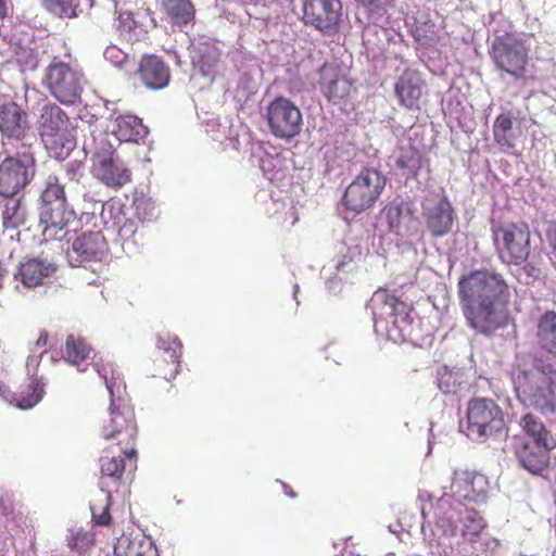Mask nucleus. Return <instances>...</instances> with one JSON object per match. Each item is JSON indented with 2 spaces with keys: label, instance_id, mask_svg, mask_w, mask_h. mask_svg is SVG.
Here are the masks:
<instances>
[{
  "label": "nucleus",
  "instance_id": "5fc2aeb1",
  "mask_svg": "<svg viewBox=\"0 0 556 556\" xmlns=\"http://www.w3.org/2000/svg\"><path fill=\"white\" fill-rule=\"evenodd\" d=\"M48 340H49L48 332L46 330H41L39 333V337L34 342L35 349L38 350V349L45 348L48 344Z\"/></svg>",
  "mask_w": 556,
  "mask_h": 556
},
{
  "label": "nucleus",
  "instance_id": "bb28decb",
  "mask_svg": "<svg viewBox=\"0 0 556 556\" xmlns=\"http://www.w3.org/2000/svg\"><path fill=\"white\" fill-rule=\"evenodd\" d=\"M220 62L219 49L211 42L204 41L193 46L191 50V63L202 76L213 77Z\"/></svg>",
  "mask_w": 556,
  "mask_h": 556
},
{
  "label": "nucleus",
  "instance_id": "a878e982",
  "mask_svg": "<svg viewBox=\"0 0 556 556\" xmlns=\"http://www.w3.org/2000/svg\"><path fill=\"white\" fill-rule=\"evenodd\" d=\"M520 426L525 434L531 440V444L545 450L556 448V437L534 414H525L520 419Z\"/></svg>",
  "mask_w": 556,
  "mask_h": 556
},
{
  "label": "nucleus",
  "instance_id": "49530a36",
  "mask_svg": "<svg viewBox=\"0 0 556 556\" xmlns=\"http://www.w3.org/2000/svg\"><path fill=\"white\" fill-rule=\"evenodd\" d=\"M49 8L62 16L74 17L77 15L79 0H47Z\"/></svg>",
  "mask_w": 556,
  "mask_h": 556
},
{
  "label": "nucleus",
  "instance_id": "4c0bfd02",
  "mask_svg": "<svg viewBox=\"0 0 556 556\" xmlns=\"http://www.w3.org/2000/svg\"><path fill=\"white\" fill-rule=\"evenodd\" d=\"M26 219V208L21 199L11 198L5 202L2 212V224L5 229H17L25 225Z\"/></svg>",
  "mask_w": 556,
  "mask_h": 556
},
{
  "label": "nucleus",
  "instance_id": "f257e3e1",
  "mask_svg": "<svg viewBox=\"0 0 556 556\" xmlns=\"http://www.w3.org/2000/svg\"><path fill=\"white\" fill-rule=\"evenodd\" d=\"M458 298L469 327L491 334L508 320L509 287L500 274L475 270L458 281Z\"/></svg>",
  "mask_w": 556,
  "mask_h": 556
},
{
  "label": "nucleus",
  "instance_id": "de8ad7c7",
  "mask_svg": "<svg viewBox=\"0 0 556 556\" xmlns=\"http://www.w3.org/2000/svg\"><path fill=\"white\" fill-rule=\"evenodd\" d=\"M136 214L141 220H146L153 215L154 205L150 199H136L134 202Z\"/></svg>",
  "mask_w": 556,
  "mask_h": 556
},
{
  "label": "nucleus",
  "instance_id": "f8f14e48",
  "mask_svg": "<svg viewBox=\"0 0 556 556\" xmlns=\"http://www.w3.org/2000/svg\"><path fill=\"white\" fill-rule=\"evenodd\" d=\"M372 301L377 314L392 326L388 329L389 337L395 342L407 340L412 324L410 305L387 289L376 291Z\"/></svg>",
  "mask_w": 556,
  "mask_h": 556
},
{
  "label": "nucleus",
  "instance_id": "7ed1b4c3",
  "mask_svg": "<svg viewBox=\"0 0 556 556\" xmlns=\"http://www.w3.org/2000/svg\"><path fill=\"white\" fill-rule=\"evenodd\" d=\"M40 224L43 225V236L61 240L68 224L75 219V212L70 207L65 185L60 177L50 175L40 195Z\"/></svg>",
  "mask_w": 556,
  "mask_h": 556
},
{
  "label": "nucleus",
  "instance_id": "2eb2a0df",
  "mask_svg": "<svg viewBox=\"0 0 556 556\" xmlns=\"http://www.w3.org/2000/svg\"><path fill=\"white\" fill-rule=\"evenodd\" d=\"M302 20L305 25L323 34H336L342 22V2L341 0H303Z\"/></svg>",
  "mask_w": 556,
  "mask_h": 556
},
{
  "label": "nucleus",
  "instance_id": "ea45409f",
  "mask_svg": "<svg viewBox=\"0 0 556 556\" xmlns=\"http://www.w3.org/2000/svg\"><path fill=\"white\" fill-rule=\"evenodd\" d=\"M395 164L400 169L407 170L412 174H417L421 167V153L416 147L412 144L402 147L400 148V154Z\"/></svg>",
  "mask_w": 556,
  "mask_h": 556
},
{
  "label": "nucleus",
  "instance_id": "423d86ee",
  "mask_svg": "<svg viewBox=\"0 0 556 556\" xmlns=\"http://www.w3.org/2000/svg\"><path fill=\"white\" fill-rule=\"evenodd\" d=\"M505 431L504 413L494 400L473 397L467 403V437L475 441L486 442L504 434Z\"/></svg>",
  "mask_w": 556,
  "mask_h": 556
},
{
  "label": "nucleus",
  "instance_id": "7c9ffc66",
  "mask_svg": "<svg viewBox=\"0 0 556 556\" xmlns=\"http://www.w3.org/2000/svg\"><path fill=\"white\" fill-rule=\"evenodd\" d=\"M483 477L467 469H456L452 477L451 492L463 500L475 501L481 492L476 488L477 482H482Z\"/></svg>",
  "mask_w": 556,
  "mask_h": 556
},
{
  "label": "nucleus",
  "instance_id": "e433bc0d",
  "mask_svg": "<svg viewBox=\"0 0 556 556\" xmlns=\"http://www.w3.org/2000/svg\"><path fill=\"white\" fill-rule=\"evenodd\" d=\"M513 116L510 112L498 114L492 127L493 139L501 148L513 149L515 147L513 130Z\"/></svg>",
  "mask_w": 556,
  "mask_h": 556
},
{
  "label": "nucleus",
  "instance_id": "c756f323",
  "mask_svg": "<svg viewBox=\"0 0 556 556\" xmlns=\"http://www.w3.org/2000/svg\"><path fill=\"white\" fill-rule=\"evenodd\" d=\"M535 337L539 348L556 358V312L546 311L539 317Z\"/></svg>",
  "mask_w": 556,
  "mask_h": 556
},
{
  "label": "nucleus",
  "instance_id": "b1692460",
  "mask_svg": "<svg viewBox=\"0 0 556 556\" xmlns=\"http://www.w3.org/2000/svg\"><path fill=\"white\" fill-rule=\"evenodd\" d=\"M391 232L402 236L408 232L409 225L415 220L410 203L402 199H394L382 210Z\"/></svg>",
  "mask_w": 556,
  "mask_h": 556
},
{
  "label": "nucleus",
  "instance_id": "6e6552de",
  "mask_svg": "<svg viewBox=\"0 0 556 556\" xmlns=\"http://www.w3.org/2000/svg\"><path fill=\"white\" fill-rule=\"evenodd\" d=\"M386 185L387 178L380 170L365 167L345 188L342 205L354 214L364 213L375 206Z\"/></svg>",
  "mask_w": 556,
  "mask_h": 556
},
{
  "label": "nucleus",
  "instance_id": "c9c22d12",
  "mask_svg": "<svg viewBox=\"0 0 556 556\" xmlns=\"http://www.w3.org/2000/svg\"><path fill=\"white\" fill-rule=\"evenodd\" d=\"M49 273L50 266L38 260H29L20 266L17 276L24 286L36 287L42 283Z\"/></svg>",
  "mask_w": 556,
  "mask_h": 556
},
{
  "label": "nucleus",
  "instance_id": "13d9d810",
  "mask_svg": "<svg viewBox=\"0 0 556 556\" xmlns=\"http://www.w3.org/2000/svg\"><path fill=\"white\" fill-rule=\"evenodd\" d=\"M450 527H451L450 532H447L446 530H445L444 532H445V533H447V534H448V535H451V536H454V535L456 534V532H457V528H458V526H457V525H452V523H451V525H450Z\"/></svg>",
  "mask_w": 556,
  "mask_h": 556
},
{
  "label": "nucleus",
  "instance_id": "4468645a",
  "mask_svg": "<svg viewBox=\"0 0 556 556\" xmlns=\"http://www.w3.org/2000/svg\"><path fill=\"white\" fill-rule=\"evenodd\" d=\"M266 118L270 132L278 139L291 140L302 130V113L288 98H275L267 106Z\"/></svg>",
  "mask_w": 556,
  "mask_h": 556
},
{
  "label": "nucleus",
  "instance_id": "09e8293b",
  "mask_svg": "<svg viewBox=\"0 0 556 556\" xmlns=\"http://www.w3.org/2000/svg\"><path fill=\"white\" fill-rule=\"evenodd\" d=\"M104 58L115 65H122L127 55L116 46H110L104 51Z\"/></svg>",
  "mask_w": 556,
  "mask_h": 556
},
{
  "label": "nucleus",
  "instance_id": "9d476101",
  "mask_svg": "<svg viewBox=\"0 0 556 556\" xmlns=\"http://www.w3.org/2000/svg\"><path fill=\"white\" fill-rule=\"evenodd\" d=\"M490 56L498 71L516 80L527 79L529 51L520 38L511 34L497 36L492 42Z\"/></svg>",
  "mask_w": 556,
  "mask_h": 556
},
{
  "label": "nucleus",
  "instance_id": "aec40b11",
  "mask_svg": "<svg viewBox=\"0 0 556 556\" xmlns=\"http://www.w3.org/2000/svg\"><path fill=\"white\" fill-rule=\"evenodd\" d=\"M426 86L420 73L415 70H405L394 85V93L402 106L407 110H419V101Z\"/></svg>",
  "mask_w": 556,
  "mask_h": 556
},
{
  "label": "nucleus",
  "instance_id": "37998d69",
  "mask_svg": "<svg viewBox=\"0 0 556 556\" xmlns=\"http://www.w3.org/2000/svg\"><path fill=\"white\" fill-rule=\"evenodd\" d=\"M463 375L443 366L437 371L438 387L444 394H455L463 382Z\"/></svg>",
  "mask_w": 556,
  "mask_h": 556
},
{
  "label": "nucleus",
  "instance_id": "79ce46f5",
  "mask_svg": "<svg viewBox=\"0 0 556 556\" xmlns=\"http://www.w3.org/2000/svg\"><path fill=\"white\" fill-rule=\"evenodd\" d=\"M117 30L119 37L128 42H136L139 40L142 33V27L139 25L131 13H121L117 18Z\"/></svg>",
  "mask_w": 556,
  "mask_h": 556
},
{
  "label": "nucleus",
  "instance_id": "412c9836",
  "mask_svg": "<svg viewBox=\"0 0 556 556\" xmlns=\"http://www.w3.org/2000/svg\"><path fill=\"white\" fill-rule=\"evenodd\" d=\"M137 75L140 81L152 90H160L170 81V68L164 60L155 54H144L139 61Z\"/></svg>",
  "mask_w": 556,
  "mask_h": 556
},
{
  "label": "nucleus",
  "instance_id": "cd10ccee",
  "mask_svg": "<svg viewBox=\"0 0 556 556\" xmlns=\"http://www.w3.org/2000/svg\"><path fill=\"white\" fill-rule=\"evenodd\" d=\"M112 134L121 142H139L148 135V128L142 121L135 115H119L115 118Z\"/></svg>",
  "mask_w": 556,
  "mask_h": 556
},
{
  "label": "nucleus",
  "instance_id": "72a5a7b5",
  "mask_svg": "<svg viewBox=\"0 0 556 556\" xmlns=\"http://www.w3.org/2000/svg\"><path fill=\"white\" fill-rule=\"evenodd\" d=\"M114 556H159V551L150 541L122 536L114 546Z\"/></svg>",
  "mask_w": 556,
  "mask_h": 556
},
{
  "label": "nucleus",
  "instance_id": "20e7f679",
  "mask_svg": "<svg viewBox=\"0 0 556 556\" xmlns=\"http://www.w3.org/2000/svg\"><path fill=\"white\" fill-rule=\"evenodd\" d=\"M68 123L67 114L58 104L48 102L41 108L38 117L39 136L49 154L55 159H65L76 147Z\"/></svg>",
  "mask_w": 556,
  "mask_h": 556
},
{
  "label": "nucleus",
  "instance_id": "a211bd4d",
  "mask_svg": "<svg viewBox=\"0 0 556 556\" xmlns=\"http://www.w3.org/2000/svg\"><path fill=\"white\" fill-rule=\"evenodd\" d=\"M31 124L27 109L15 100L0 103L1 140L23 141L29 134Z\"/></svg>",
  "mask_w": 556,
  "mask_h": 556
},
{
  "label": "nucleus",
  "instance_id": "864d4df0",
  "mask_svg": "<svg viewBox=\"0 0 556 556\" xmlns=\"http://www.w3.org/2000/svg\"><path fill=\"white\" fill-rule=\"evenodd\" d=\"M12 11L11 0H0V20H4Z\"/></svg>",
  "mask_w": 556,
  "mask_h": 556
},
{
  "label": "nucleus",
  "instance_id": "393cba45",
  "mask_svg": "<svg viewBox=\"0 0 556 556\" xmlns=\"http://www.w3.org/2000/svg\"><path fill=\"white\" fill-rule=\"evenodd\" d=\"M552 451L535 446L530 442H523L516 447L515 455L526 470L533 475H540L548 467Z\"/></svg>",
  "mask_w": 556,
  "mask_h": 556
},
{
  "label": "nucleus",
  "instance_id": "8fccbe9b",
  "mask_svg": "<svg viewBox=\"0 0 556 556\" xmlns=\"http://www.w3.org/2000/svg\"><path fill=\"white\" fill-rule=\"evenodd\" d=\"M429 30H425V33H421V28H416L415 30V38L421 46H430L435 40V34L432 28H434L433 24L426 25Z\"/></svg>",
  "mask_w": 556,
  "mask_h": 556
},
{
  "label": "nucleus",
  "instance_id": "6e6d98bb",
  "mask_svg": "<svg viewBox=\"0 0 556 556\" xmlns=\"http://www.w3.org/2000/svg\"><path fill=\"white\" fill-rule=\"evenodd\" d=\"M357 1L366 7H378L381 2V0H357Z\"/></svg>",
  "mask_w": 556,
  "mask_h": 556
},
{
  "label": "nucleus",
  "instance_id": "f03ea898",
  "mask_svg": "<svg viewBox=\"0 0 556 556\" xmlns=\"http://www.w3.org/2000/svg\"><path fill=\"white\" fill-rule=\"evenodd\" d=\"M520 399L542 415L556 414V364L543 357L518 363L513 371Z\"/></svg>",
  "mask_w": 556,
  "mask_h": 556
},
{
  "label": "nucleus",
  "instance_id": "4be33fe9",
  "mask_svg": "<svg viewBox=\"0 0 556 556\" xmlns=\"http://www.w3.org/2000/svg\"><path fill=\"white\" fill-rule=\"evenodd\" d=\"M81 263L102 262L109 253V244L100 230L85 231L72 244Z\"/></svg>",
  "mask_w": 556,
  "mask_h": 556
},
{
  "label": "nucleus",
  "instance_id": "dca6fc26",
  "mask_svg": "<svg viewBox=\"0 0 556 556\" xmlns=\"http://www.w3.org/2000/svg\"><path fill=\"white\" fill-rule=\"evenodd\" d=\"M182 343L176 336H157L156 350L151 361V375L166 381L179 372Z\"/></svg>",
  "mask_w": 556,
  "mask_h": 556
},
{
  "label": "nucleus",
  "instance_id": "4d7b16f0",
  "mask_svg": "<svg viewBox=\"0 0 556 556\" xmlns=\"http://www.w3.org/2000/svg\"><path fill=\"white\" fill-rule=\"evenodd\" d=\"M74 167H75L74 164L66 165L65 170H66L67 175L72 174L73 177L75 176L76 172H75Z\"/></svg>",
  "mask_w": 556,
  "mask_h": 556
},
{
  "label": "nucleus",
  "instance_id": "f3484780",
  "mask_svg": "<svg viewBox=\"0 0 556 556\" xmlns=\"http://www.w3.org/2000/svg\"><path fill=\"white\" fill-rule=\"evenodd\" d=\"M92 174L102 184L115 189L122 188L131 180V170L112 150H102L94 153Z\"/></svg>",
  "mask_w": 556,
  "mask_h": 556
},
{
  "label": "nucleus",
  "instance_id": "9b49d317",
  "mask_svg": "<svg viewBox=\"0 0 556 556\" xmlns=\"http://www.w3.org/2000/svg\"><path fill=\"white\" fill-rule=\"evenodd\" d=\"M17 155H9L0 162V194L13 198L34 178L36 159L31 147L24 146Z\"/></svg>",
  "mask_w": 556,
  "mask_h": 556
},
{
  "label": "nucleus",
  "instance_id": "39448f33",
  "mask_svg": "<svg viewBox=\"0 0 556 556\" xmlns=\"http://www.w3.org/2000/svg\"><path fill=\"white\" fill-rule=\"evenodd\" d=\"M492 239L498 258L507 265L525 264L531 253V232L523 222L492 220Z\"/></svg>",
  "mask_w": 556,
  "mask_h": 556
},
{
  "label": "nucleus",
  "instance_id": "bf43d9fd",
  "mask_svg": "<svg viewBox=\"0 0 556 556\" xmlns=\"http://www.w3.org/2000/svg\"><path fill=\"white\" fill-rule=\"evenodd\" d=\"M0 393H3V387L0 386Z\"/></svg>",
  "mask_w": 556,
  "mask_h": 556
},
{
  "label": "nucleus",
  "instance_id": "0eeeda50",
  "mask_svg": "<svg viewBox=\"0 0 556 556\" xmlns=\"http://www.w3.org/2000/svg\"><path fill=\"white\" fill-rule=\"evenodd\" d=\"M137 433L134 409L123 399H111L109 419L101 427V437L109 451L117 448L125 455H134Z\"/></svg>",
  "mask_w": 556,
  "mask_h": 556
},
{
  "label": "nucleus",
  "instance_id": "a18cd8bd",
  "mask_svg": "<svg viewBox=\"0 0 556 556\" xmlns=\"http://www.w3.org/2000/svg\"><path fill=\"white\" fill-rule=\"evenodd\" d=\"M94 533L80 529L68 539V546L78 553H85L94 545Z\"/></svg>",
  "mask_w": 556,
  "mask_h": 556
},
{
  "label": "nucleus",
  "instance_id": "473e14b6",
  "mask_svg": "<svg viewBox=\"0 0 556 556\" xmlns=\"http://www.w3.org/2000/svg\"><path fill=\"white\" fill-rule=\"evenodd\" d=\"M43 388L41 378L30 377L25 387L12 394L10 402L21 409L31 408L42 399Z\"/></svg>",
  "mask_w": 556,
  "mask_h": 556
},
{
  "label": "nucleus",
  "instance_id": "2f4dec72",
  "mask_svg": "<svg viewBox=\"0 0 556 556\" xmlns=\"http://www.w3.org/2000/svg\"><path fill=\"white\" fill-rule=\"evenodd\" d=\"M458 522L460 536L468 543H476L488 527L485 519L475 509L460 511Z\"/></svg>",
  "mask_w": 556,
  "mask_h": 556
},
{
  "label": "nucleus",
  "instance_id": "c85d7f7f",
  "mask_svg": "<svg viewBox=\"0 0 556 556\" xmlns=\"http://www.w3.org/2000/svg\"><path fill=\"white\" fill-rule=\"evenodd\" d=\"M93 368L104 380L111 399L121 401L123 394L126 391V384L114 365L109 359H104L102 356H93Z\"/></svg>",
  "mask_w": 556,
  "mask_h": 556
},
{
  "label": "nucleus",
  "instance_id": "c03bdc74",
  "mask_svg": "<svg viewBox=\"0 0 556 556\" xmlns=\"http://www.w3.org/2000/svg\"><path fill=\"white\" fill-rule=\"evenodd\" d=\"M104 492V503L102 506L98 507L97 504L91 505V515L92 520L98 526L108 527L112 522V517L110 514V507L112 504V492L111 490H102Z\"/></svg>",
  "mask_w": 556,
  "mask_h": 556
},
{
  "label": "nucleus",
  "instance_id": "f704fd0d",
  "mask_svg": "<svg viewBox=\"0 0 556 556\" xmlns=\"http://www.w3.org/2000/svg\"><path fill=\"white\" fill-rule=\"evenodd\" d=\"M161 7L175 24H188L195 15L194 5L190 0H161Z\"/></svg>",
  "mask_w": 556,
  "mask_h": 556
},
{
  "label": "nucleus",
  "instance_id": "3c124183",
  "mask_svg": "<svg viewBox=\"0 0 556 556\" xmlns=\"http://www.w3.org/2000/svg\"><path fill=\"white\" fill-rule=\"evenodd\" d=\"M546 241L551 248L553 256L556 258V219L547 223L545 229Z\"/></svg>",
  "mask_w": 556,
  "mask_h": 556
},
{
  "label": "nucleus",
  "instance_id": "5701e85b",
  "mask_svg": "<svg viewBox=\"0 0 556 556\" xmlns=\"http://www.w3.org/2000/svg\"><path fill=\"white\" fill-rule=\"evenodd\" d=\"M454 217V210L446 198L425 211L427 228L435 238L443 237L451 231Z\"/></svg>",
  "mask_w": 556,
  "mask_h": 556
},
{
  "label": "nucleus",
  "instance_id": "6ab92c4d",
  "mask_svg": "<svg viewBox=\"0 0 556 556\" xmlns=\"http://www.w3.org/2000/svg\"><path fill=\"white\" fill-rule=\"evenodd\" d=\"M127 462L129 466H136L137 452L134 455H125L117 448H111L104 445L103 454L99 459L100 464V484L101 489L109 490V488L118 489L122 484L123 476L125 473Z\"/></svg>",
  "mask_w": 556,
  "mask_h": 556
},
{
  "label": "nucleus",
  "instance_id": "ddd939ff",
  "mask_svg": "<svg viewBox=\"0 0 556 556\" xmlns=\"http://www.w3.org/2000/svg\"><path fill=\"white\" fill-rule=\"evenodd\" d=\"M317 74L316 86L328 102L341 105L351 100L355 86L348 67L337 61L325 62Z\"/></svg>",
  "mask_w": 556,
  "mask_h": 556
},
{
  "label": "nucleus",
  "instance_id": "a19ab883",
  "mask_svg": "<svg viewBox=\"0 0 556 556\" xmlns=\"http://www.w3.org/2000/svg\"><path fill=\"white\" fill-rule=\"evenodd\" d=\"M261 168L270 182H280L287 176L285 161L278 155H266L261 160Z\"/></svg>",
  "mask_w": 556,
  "mask_h": 556
},
{
  "label": "nucleus",
  "instance_id": "603ef678",
  "mask_svg": "<svg viewBox=\"0 0 556 556\" xmlns=\"http://www.w3.org/2000/svg\"><path fill=\"white\" fill-rule=\"evenodd\" d=\"M523 269L527 276L533 279H540L543 275L542 268L534 263H527Z\"/></svg>",
  "mask_w": 556,
  "mask_h": 556
},
{
  "label": "nucleus",
  "instance_id": "58836bf2",
  "mask_svg": "<svg viewBox=\"0 0 556 556\" xmlns=\"http://www.w3.org/2000/svg\"><path fill=\"white\" fill-rule=\"evenodd\" d=\"M90 353L91 348L84 339L73 334L67 336L64 350L65 361L78 366L89 357Z\"/></svg>",
  "mask_w": 556,
  "mask_h": 556
},
{
  "label": "nucleus",
  "instance_id": "1a4fd4ad",
  "mask_svg": "<svg viewBox=\"0 0 556 556\" xmlns=\"http://www.w3.org/2000/svg\"><path fill=\"white\" fill-rule=\"evenodd\" d=\"M43 86L62 104H74L80 99L85 76L81 71L54 58L46 68Z\"/></svg>",
  "mask_w": 556,
  "mask_h": 556
}]
</instances>
